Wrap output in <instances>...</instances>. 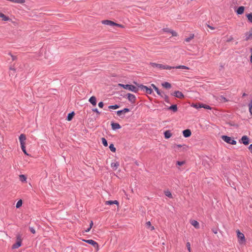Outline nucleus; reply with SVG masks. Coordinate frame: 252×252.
Returning a JSON list of instances; mask_svg holds the SVG:
<instances>
[{
	"label": "nucleus",
	"instance_id": "44",
	"mask_svg": "<svg viewBox=\"0 0 252 252\" xmlns=\"http://www.w3.org/2000/svg\"><path fill=\"white\" fill-rule=\"evenodd\" d=\"M93 111L96 113L97 114H100V112L98 111L97 108L93 109Z\"/></svg>",
	"mask_w": 252,
	"mask_h": 252
},
{
	"label": "nucleus",
	"instance_id": "12",
	"mask_svg": "<svg viewBox=\"0 0 252 252\" xmlns=\"http://www.w3.org/2000/svg\"><path fill=\"white\" fill-rule=\"evenodd\" d=\"M173 95L179 98H182L184 97L183 94L181 92H180L179 91H175L173 94Z\"/></svg>",
	"mask_w": 252,
	"mask_h": 252
},
{
	"label": "nucleus",
	"instance_id": "37",
	"mask_svg": "<svg viewBox=\"0 0 252 252\" xmlns=\"http://www.w3.org/2000/svg\"><path fill=\"white\" fill-rule=\"evenodd\" d=\"M108 108L109 109H116L119 108V106L117 104L115 105H110Z\"/></svg>",
	"mask_w": 252,
	"mask_h": 252
},
{
	"label": "nucleus",
	"instance_id": "46",
	"mask_svg": "<svg viewBox=\"0 0 252 252\" xmlns=\"http://www.w3.org/2000/svg\"><path fill=\"white\" fill-rule=\"evenodd\" d=\"M249 111L252 114V105L250 104L249 105Z\"/></svg>",
	"mask_w": 252,
	"mask_h": 252
},
{
	"label": "nucleus",
	"instance_id": "29",
	"mask_svg": "<svg viewBox=\"0 0 252 252\" xmlns=\"http://www.w3.org/2000/svg\"><path fill=\"white\" fill-rule=\"evenodd\" d=\"M162 86L166 89H170L171 87V84L168 82H164L162 84Z\"/></svg>",
	"mask_w": 252,
	"mask_h": 252
},
{
	"label": "nucleus",
	"instance_id": "24",
	"mask_svg": "<svg viewBox=\"0 0 252 252\" xmlns=\"http://www.w3.org/2000/svg\"><path fill=\"white\" fill-rule=\"evenodd\" d=\"M182 147H183V149L184 150H187L188 147L185 145H180V144H178V145H175L174 146H173V148L174 149H180Z\"/></svg>",
	"mask_w": 252,
	"mask_h": 252
},
{
	"label": "nucleus",
	"instance_id": "35",
	"mask_svg": "<svg viewBox=\"0 0 252 252\" xmlns=\"http://www.w3.org/2000/svg\"><path fill=\"white\" fill-rule=\"evenodd\" d=\"M19 177L21 181L25 182L26 181L27 178L25 175H20Z\"/></svg>",
	"mask_w": 252,
	"mask_h": 252
},
{
	"label": "nucleus",
	"instance_id": "55",
	"mask_svg": "<svg viewBox=\"0 0 252 252\" xmlns=\"http://www.w3.org/2000/svg\"><path fill=\"white\" fill-rule=\"evenodd\" d=\"M250 104L252 105V101H251V103H250Z\"/></svg>",
	"mask_w": 252,
	"mask_h": 252
},
{
	"label": "nucleus",
	"instance_id": "22",
	"mask_svg": "<svg viewBox=\"0 0 252 252\" xmlns=\"http://www.w3.org/2000/svg\"><path fill=\"white\" fill-rule=\"evenodd\" d=\"M112 128L114 130L120 129L121 127V126L116 123H112L111 124Z\"/></svg>",
	"mask_w": 252,
	"mask_h": 252
},
{
	"label": "nucleus",
	"instance_id": "15",
	"mask_svg": "<svg viewBox=\"0 0 252 252\" xmlns=\"http://www.w3.org/2000/svg\"><path fill=\"white\" fill-rule=\"evenodd\" d=\"M183 134L185 137H189L191 135V132L190 129H187L183 131Z\"/></svg>",
	"mask_w": 252,
	"mask_h": 252
},
{
	"label": "nucleus",
	"instance_id": "25",
	"mask_svg": "<svg viewBox=\"0 0 252 252\" xmlns=\"http://www.w3.org/2000/svg\"><path fill=\"white\" fill-rule=\"evenodd\" d=\"M111 166L113 169L116 170L119 166V163L118 161L112 162L111 164Z\"/></svg>",
	"mask_w": 252,
	"mask_h": 252
},
{
	"label": "nucleus",
	"instance_id": "56",
	"mask_svg": "<svg viewBox=\"0 0 252 252\" xmlns=\"http://www.w3.org/2000/svg\"><path fill=\"white\" fill-rule=\"evenodd\" d=\"M12 59L14 60V57L12 56Z\"/></svg>",
	"mask_w": 252,
	"mask_h": 252
},
{
	"label": "nucleus",
	"instance_id": "34",
	"mask_svg": "<svg viewBox=\"0 0 252 252\" xmlns=\"http://www.w3.org/2000/svg\"><path fill=\"white\" fill-rule=\"evenodd\" d=\"M246 16L248 19V20L252 23V13H249L246 15Z\"/></svg>",
	"mask_w": 252,
	"mask_h": 252
},
{
	"label": "nucleus",
	"instance_id": "6",
	"mask_svg": "<svg viewBox=\"0 0 252 252\" xmlns=\"http://www.w3.org/2000/svg\"><path fill=\"white\" fill-rule=\"evenodd\" d=\"M222 139L226 142L227 143L230 144L232 145H236V141L233 139H232L230 137L223 135L221 137Z\"/></svg>",
	"mask_w": 252,
	"mask_h": 252
},
{
	"label": "nucleus",
	"instance_id": "9",
	"mask_svg": "<svg viewBox=\"0 0 252 252\" xmlns=\"http://www.w3.org/2000/svg\"><path fill=\"white\" fill-rule=\"evenodd\" d=\"M151 86L159 95L161 96L162 97H164L165 99L167 98V96L166 95H164V96L163 94L161 92H160L154 84H152Z\"/></svg>",
	"mask_w": 252,
	"mask_h": 252
},
{
	"label": "nucleus",
	"instance_id": "3",
	"mask_svg": "<svg viewBox=\"0 0 252 252\" xmlns=\"http://www.w3.org/2000/svg\"><path fill=\"white\" fill-rule=\"evenodd\" d=\"M236 232L239 244L240 245L245 244L246 243V239L244 234L241 232L239 230H237Z\"/></svg>",
	"mask_w": 252,
	"mask_h": 252
},
{
	"label": "nucleus",
	"instance_id": "10",
	"mask_svg": "<svg viewBox=\"0 0 252 252\" xmlns=\"http://www.w3.org/2000/svg\"><path fill=\"white\" fill-rule=\"evenodd\" d=\"M19 141L20 142L21 146L25 145V141L26 140V135L24 134H21L19 136Z\"/></svg>",
	"mask_w": 252,
	"mask_h": 252
},
{
	"label": "nucleus",
	"instance_id": "17",
	"mask_svg": "<svg viewBox=\"0 0 252 252\" xmlns=\"http://www.w3.org/2000/svg\"><path fill=\"white\" fill-rule=\"evenodd\" d=\"M129 111V109L128 108H124L123 110H119L117 112V115L120 116L123 114H125Z\"/></svg>",
	"mask_w": 252,
	"mask_h": 252
},
{
	"label": "nucleus",
	"instance_id": "1",
	"mask_svg": "<svg viewBox=\"0 0 252 252\" xmlns=\"http://www.w3.org/2000/svg\"><path fill=\"white\" fill-rule=\"evenodd\" d=\"M151 64L152 67H157L160 69H171L172 68L189 69L188 67L185 65H179L175 67H172L167 65L158 64L154 63H151Z\"/></svg>",
	"mask_w": 252,
	"mask_h": 252
},
{
	"label": "nucleus",
	"instance_id": "26",
	"mask_svg": "<svg viewBox=\"0 0 252 252\" xmlns=\"http://www.w3.org/2000/svg\"><path fill=\"white\" fill-rule=\"evenodd\" d=\"M164 137L166 139H168L172 136V133L169 130H166L164 133Z\"/></svg>",
	"mask_w": 252,
	"mask_h": 252
},
{
	"label": "nucleus",
	"instance_id": "31",
	"mask_svg": "<svg viewBox=\"0 0 252 252\" xmlns=\"http://www.w3.org/2000/svg\"><path fill=\"white\" fill-rule=\"evenodd\" d=\"M169 109L173 110L174 112H176L177 111V105H172L169 108Z\"/></svg>",
	"mask_w": 252,
	"mask_h": 252
},
{
	"label": "nucleus",
	"instance_id": "38",
	"mask_svg": "<svg viewBox=\"0 0 252 252\" xmlns=\"http://www.w3.org/2000/svg\"><path fill=\"white\" fill-rule=\"evenodd\" d=\"M109 149L113 152H116V148H115V147L113 144H111L110 145Z\"/></svg>",
	"mask_w": 252,
	"mask_h": 252
},
{
	"label": "nucleus",
	"instance_id": "33",
	"mask_svg": "<svg viewBox=\"0 0 252 252\" xmlns=\"http://www.w3.org/2000/svg\"><path fill=\"white\" fill-rule=\"evenodd\" d=\"M74 115V113L73 112L68 114V116H67V120L68 121H71L72 120Z\"/></svg>",
	"mask_w": 252,
	"mask_h": 252
},
{
	"label": "nucleus",
	"instance_id": "45",
	"mask_svg": "<svg viewBox=\"0 0 252 252\" xmlns=\"http://www.w3.org/2000/svg\"><path fill=\"white\" fill-rule=\"evenodd\" d=\"M98 105L100 108H102L103 106V103L102 102H100L98 103Z\"/></svg>",
	"mask_w": 252,
	"mask_h": 252
},
{
	"label": "nucleus",
	"instance_id": "23",
	"mask_svg": "<svg viewBox=\"0 0 252 252\" xmlns=\"http://www.w3.org/2000/svg\"><path fill=\"white\" fill-rule=\"evenodd\" d=\"M191 106L196 108V109H199V108H205V105L203 104H200V103H198V104H192L191 105Z\"/></svg>",
	"mask_w": 252,
	"mask_h": 252
},
{
	"label": "nucleus",
	"instance_id": "18",
	"mask_svg": "<svg viewBox=\"0 0 252 252\" xmlns=\"http://www.w3.org/2000/svg\"><path fill=\"white\" fill-rule=\"evenodd\" d=\"M190 223L195 228H199V223L195 220H190Z\"/></svg>",
	"mask_w": 252,
	"mask_h": 252
},
{
	"label": "nucleus",
	"instance_id": "50",
	"mask_svg": "<svg viewBox=\"0 0 252 252\" xmlns=\"http://www.w3.org/2000/svg\"><path fill=\"white\" fill-rule=\"evenodd\" d=\"M93 225V221H91V223H90V227L92 228V226Z\"/></svg>",
	"mask_w": 252,
	"mask_h": 252
},
{
	"label": "nucleus",
	"instance_id": "16",
	"mask_svg": "<svg viewBox=\"0 0 252 252\" xmlns=\"http://www.w3.org/2000/svg\"><path fill=\"white\" fill-rule=\"evenodd\" d=\"M242 142L245 145H247L249 143V138L247 136H243L241 138Z\"/></svg>",
	"mask_w": 252,
	"mask_h": 252
},
{
	"label": "nucleus",
	"instance_id": "51",
	"mask_svg": "<svg viewBox=\"0 0 252 252\" xmlns=\"http://www.w3.org/2000/svg\"><path fill=\"white\" fill-rule=\"evenodd\" d=\"M206 109H210L211 107L209 106H208V105H206Z\"/></svg>",
	"mask_w": 252,
	"mask_h": 252
},
{
	"label": "nucleus",
	"instance_id": "20",
	"mask_svg": "<svg viewBox=\"0 0 252 252\" xmlns=\"http://www.w3.org/2000/svg\"><path fill=\"white\" fill-rule=\"evenodd\" d=\"M164 31L165 32H169V33H170L173 36H177V33L172 30H169V29H163Z\"/></svg>",
	"mask_w": 252,
	"mask_h": 252
},
{
	"label": "nucleus",
	"instance_id": "54",
	"mask_svg": "<svg viewBox=\"0 0 252 252\" xmlns=\"http://www.w3.org/2000/svg\"><path fill=\"white\" fill-rule=\"evenodd\" d=\"M247 94L245 93H244L243 96H246Z\"/></svg>",
	"mask_w": 252,
	"mask_h": 252
},
{
	"label": "nucleus",
	"instance_id": "13",
	"mask_svg": "<svg viewBox=\"0 0 252 252\" xmlns=\"http://www.w3.org/2000/svg\"><path fill=\"white\" fill-rule=\"evenodd\" d=\"M104 203H105V205H109L116 204L118 206L119 205V202L117 200L106 201H105Z\"/></svg>",
	"mask_w": 252,
	"mask_h": 252
},
{
	"label": "nucleus",
	"instance_id": "28",
	"mask_svg": "<svg viewBox=\"0 0 252 252\" xmlns=\"http://www.w3.org/2000/svg\"><path fill=\"white\" fill-rule=\"evenodd\" d=\"M164 194L166 196H168L170 198H172L173 196L171 192L169 190H166L164 191Z\"/></svg>",
	"mask_w": 252,
	"mask_h": 252
},
{
	"label": "nucleus",
	"instance_id": "52",
	"mask_svg": "<svg viewBox=\"0 0 252 252\" xmlns=\"http://www.w3.org/2000/svg\"><path fill=\"white\" fill-rule=\"evenodd\" d=\"M10 69L11 70H13V71H15V69H14V68H13L10 67Z\"/></svg>",
	"mask_w": 252,
	"mask_h": 252
},
{
	"label": "nucleus",
	"instance_id": "49",
	"mask_svg": "<svg viewBox=\"0 0 252 252\" xmlns=\"http://www.w3.org/2000/svg\"><path fill=\"white\" fill-rule=\"evenodd\" d=\"M91 227H89V228H88L87 230H85V232H88L90 231V230H91Z\"/></svg>",
	"mask_w": 252,
	"mask_h": 252
},
{
	"label": "nucleus",
	"instance_id": "4",
	"mask_svg": "<svg viewBox=\"0 0 252 252\" xmlns=\"http://www.w3.org/2000/svg\"><path fill=\"white\" fill-rule=\"evenodd\" d=\"M118 86L134 93H137L138 91V89L132 85H124L122 84H119Z\"/></svg>",
	"mask_w": 252,
	"mask_h": 252
},
{
	"label": "nucleus",
	"instance_id": "40",
	"mask_svg": "<svg viewBox=\"0 0 252 252\" xmlns=\"http://www.w3.org/2000/svg\"><path fill=\"white\" fill-rule=\"evenodd\" d=\"M21 149H22L23 152H24V153L26 155H29L26 150L25 145H21Z\"/></svg>",
	"mask_w": 252,
	"mask_h": 252
},
{
	"label": "nucleus",
	"instance_id": "7",
	"mask_svg": "<svg viewBox=\"0 0 252 252\" xmlns=\"http://www.w3.org/2000/svg\"><path fill=\"white\" fill-rule=\"evenodd\" d=\"M138 86L142 90L145 91L147 94H151L153 92V90L151 88H149L147 86L143 85H138Z\"/></svg>",
	"mask_w": 252,
	"mask_h": 252
},
{
	"label": "nucleus",
	"instance_id": "32",
	"mask_svg": "<svg viewBox=\"0 0 252 252\" xmlns=\"http://www.w3.org/2000/svg\"><path fill=\"white\" fill-rule=\"evenodd\" d=\"M12 2L16 3L23 4L25 3V0H12Z\"/></svg>",
	"mask_w": 252,
	"mask_h": 252
},
{
	"label": "nucleus",
	"instance_id": "42",
	"mask_svg": "<svg viewBox=\"0 0 252 252\" xmlns=\"http://www.w3.org/2000/svg\"><path fill=\"white\" fill-rule=\"evenodd\" d=\"M184 163H185L184 161H178L177 162V164L178 165H179V166L183 165Z\"/></svg>",
	"mask_w": 252,
	"mask_h": 252
},
{
	"label": "nucleus",
	"instance_id": "30",
	"mask_svg": "<svg viewBox=\"0 0 252 252\" xmlns=\"http://www.w3.org/2000/svg\"><path fill=\"white\" fill-rule=\"evenodd\" d=\"M194 37V34H191L189 35V37H187L185 39V41L187 42H189L191 39H192Z\"/></svg>",
	"mask_w": 252,
	"mask_h": 252
},
{
	"label": "nucleus",
	"instance_id": "43",
	"mask_svg": "<svg viewBox=\"0 0 252 252\" xmlns=\"http://www.w3.org/2000/svg\"><path fill=\"white\" fill-rule=\"evenodd\" d=\"M30 230L32 233L34 234L35 233V230L33 227H30Z\"/></svg>",
	"mask_w": 252,
	"mask_h": 252
},
{
	"label": "nucleus",
	"instance_id": "47",
	"mask_svg": "<svg viewBox=\"0 0 252 252\" xmlns=\"http://www.w3.org/2000/svg\"><path fill=\"white\" fill-rule=\"evenodd\" d=\"M208 27L209 28H210L211 30H215V28H214V27H211V26H209V25H208Z\"/></svg>",
	"mask_w": 252,
	"mask_h": 252
},
{
	"label": "nucleus",
	"instance_id": "53",
	"mask_svg": "<svg viewBox=\"0 0 252 252\" xmlns=\"http://www.w3.org/2000/svg\"><path fill=\"white\" fill-rule=\"evenodd\" d=\"M135 164H136L137 165H138V166L139 165V164L138 163V162H135Z\"/></svg>",
	"mask_w": 252,
	"mask_h": 252
},
{
	"label": "nucleus",
	"instance_id": "8",
	"mask_svg": "<svg viewBox=\"0 0 252 252\" xmlns=\"http://www.w3.org/2000/svg\"><path fill=\"white\" fill-rule=\"evenodd\" d=\"M84 241L85 242H86V243L89 244H91L92 245V246H93L95 249H96V250L97 251L99 249V247H98V244L94 241L93 240H84Z\"/></svg>",
	"mask_w": 252,
	"mask_h": 252
},
{
	"label": "nucleus",
	"instance_id": "48",
	"mask_svg": "<svg viewBox=\"0 0 252 252\" xmlns=\"http://www.w3.org/2000/svg\"><path fill=\"white\" fill-rule=\"evenodd\" d=\"M249 149L251 151L252 153V144H251L249 147Z\"/></svg>",
	"mask_w": 252,
	"mask_h": 252
},
{
	"label": "nucleus",
	"instance_id": "36",
	"mask_svg": "<svg viewBox=\"0 0 252 252\" xmlns=\"http://www.w3.org/2000/svg\"><path fill=\"white\" fill-rule=\"evenodd\" d=\"M22 205V200L21 199L19 200L16 204V207L17 208H19Z\"/></svg>",
	"mask_w": 252,
	"mask_h": 252
},
{
	"label": "nucleus",
	"instance_id": "14",
	"mask_svg": "<svg viewBox=\"0 0 252 252\" xmlns=\"http://www.w3.org/2000/svg\"><path fill=\"white\" fill-rule=\"evenodd\" d=\"M0 18H1V20L3 21H8L10 20L9 17L3 13L0 12Z\"/></svg>",
	"mask_w": 252,
	"mask_h": 252
},
{
	"label": "nucleus",
	"instance_id": "11",
	"mask_svg": "<svg viewBox=\"0 0 252 252\" xmlns=\"http://www.w3.org/2000/svg\"><path fill=\"white\" fill-rule=\"evenodd\" d=\"M127 99L130 102L133 103L135 102L136 97L134 95L131 94H128Z\"/></svg>",
	"mask_w": 252,
	"mask_h": 252
},
{
	"label": "nucleus",
	"instance_id": "19",
	"mask_svg": "<svg viewBox=\"0 0 252 252\" xmlns=\"http://www.w3.org/2000/svg\"><path fill=\"white\" fill-rule=\"evenodd\" d=\"M89 102L94 106H95L96 104V97L94 96H91L89 100Z\"/></svg>",
	"mask_w": 252,
	"mask_h": 252
},
{
	"label": "nucleus",
	"instance_id": "21",
	"mask_svg": "<svg viewBox=\"0 0 252 252\" xmlns=\"http://www.w3.org/2000/svg\"><path fill=\"white\" fill-rule=\"evenodd\" d=\"M245 10V7L243 6H240L236 11L237 14H242Z\"/></svg>",
	"mask_w": 252,
	"mask_h": 252
},
{
	"label": "nucleus",
	"instance_id": "27",
	"mask_svg": "<svg viewBox=\"0 0 252 252\" xmlns=\"http://www.w3.org/2000/svg\"><path fill=\"white\" fill-rule=\"evenodd\" d=\"M146 225L147 228L150 229L152 231L155 229L154 226L152 225L150 221H147L146 223Z\"/></svg>",
	"mask_w": 252,
	"mask_h": 252
},
{
	"label": "nucleus",
	"instance_id": "2",
	"mask_svg": "<svg viewBox=\"0 0 252 252\" xmlns=\"http://www.w3.org/2000/svg\"><path fill=\"white\" fill-rule=\"evenodd\" d=\"M22 241V234L18 233L16 236V243L12 245V249H16L21 246Z\"/></svg>",
	"mask_w": 252,
	"mask_h": 252
},
{
	"label": "nucleus",
	"instance_id": "39",
	"mask_svg": "<svg viewBox=\"0 0 252 252\" xmlns=\"http://www.w3.org/2000/svg\"><path fill=\"white\" fill-rule=\"evenodd\" d=\"M101 140H102V143L104 146L106 147L108 146V143H107V140L105 139V138H102Z\"/></svg>",
	"mask_w": 252,
	"mask_h": 252
},
{
	"label": "nucleus",
	"instance_id": "5",
	"mask_svg": "<svg viewBox=\"0 0 252 252\" xmlns=\"http://www.w3.org/2000/svg\"><path fill=\"white\" fill-rule=\"evenodd\" d=\"M102 23L104 25H109L111 26H116L120 28H124L122 25L119 24L110 20H103L102 21Z\"/></svg>",
	"mask_w": 252,
	"mask_h": 252
},
{
	"label": "nucleus",
	"instance_id": "41",
	"mask_svg": "<svg viewBox=\"0 0 252 252\" xmlns=\"http://www.w3.org/2000/svg\"><path fill=\"white\" fill-rule=\"evenodd\" d=\"M187 247L188 250L189 251V252H190V245L189 242H188L187 243Z\"/></svg>",
	"mask_w": 252,
	"mask_h": 252
}]
</instances>
